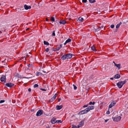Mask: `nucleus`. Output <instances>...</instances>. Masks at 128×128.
<instances>
[{
    "label": "nucleus",
    "instance_id": "nucleus-26",
    "mask_svg": "<svg viewBox=\"0 0 128 128\" xmlns=\"http://www.w3.org/2000/svg\"><path fill=\"white\" fill-rule=\"evenodd\" d=\"M72 128H79V127L78 126H76L74 125H73L72 126Z\"/></svg>",
    "mask_w": 128,
    "mask_h": 128
},
{
    "label": "nucleus",
    "instance_id": "nucleus-1",
    "mask_svg": "<svg viewBox=\"0 0 128 128\" xmlns=\"http://www.w3.org/2000/svg\"><path fill=\"white\" fill-rule=\"evenodd\" d=\"M126 82V81L124 80L123 81H120L116 85L119 88H121Z\"/></svg>",
    "mask_w": 128,
    "mask_h": 128
},
{
    "label": "nucleus",
    "instance_id": "nucleus-53",
    "mask_svg": "<svg viewBox=\"0 0 128 128\" xmlns=\"http://www.w3.org/2000/svg\"><path fill=\"white\" fill-rule=\"evenodd\" d=\"M4 61H2V63H3V62H4Z\"/></svg>",
    "mask_w": 128,
    "mask_h": 128
},
{
    "label": "nucleus",
    "instance_id": "nucleus-33",
    "mask_svg": "<svg viewBox=\"0 0 128 128\" xmlns=\"http://www.w3.org/2000/svg\"><path fill=\"white\" fill-rule=\"evenodd\" d=\"M54 100L53 98H52L50 100V102H53L54 101Z\"/></svg>",
    "mask_w": 128,
    "mask_h": 128
},
{
    "label": "nucleus",
    "instance_id": "nucleus-51",
    "mask_svg": "<svg viewBox=\"0 0 128 128\" xmlns=\"http://www.w3.org/2000/svg\"><path fill=\"white\" fill-rule=\"evenodd\" d=\"M110 79L111 80H113L114 79V78H111Z\"/></svg>",
    "mask_w": 128,
    "mask_h": 128
},
{
    "label": "nucleus",
    "instance_id": "nucleus-39",
    "mask_svg": "<svg viewBox=\"0 0 128 128\" xmlns=\"http://www.w3.org/2000/svg\"><path fill=\"white\" fill-rule=\"evenodd\" d=\"M62 44H60V47H58V48H60V49L61 48H62Z\"/></svg>",
    "mask_w": 128,
    "mask_h": 128
},
{
    "label": "nucleus",
    "instance_id": "nucleus-19",
    "mask_svg": "<svg viewBox=\"0 0 128 128\" xmlns=\"http://www.w3.org/2000/svg\"><path fill=\"white\" fill-rule=\"evenodd\" d=\"M115 66H116L117 68H118V69H120V64H115Z\"/></svg>",
    "mask_w": 128,
    "mask_h": 128
},
{
    "label": "nucleus",
    "instance_id": "nucleus-23",
    "mask_svg": "<svg viewBox=\"0 0 128 128\" xmlns=\"http://www.w3.org/2000/svg\"><path fill=\"white\" fill-rule=\"evenodd\" d=\"M57 94H56L52 98L54 100L56 98V97L57 96Z\"/></svg>",
    "mask_w": 128,
    "mask_h": 128
},
{
    "label": "nucleus",
    "instance_id": "nucleus-4",
    "mask_svg": "<svg viewBox=\"0 0 128 128\" xmlns=\"http://www.w3.org/2000/svg\"><path fill=\"white\" fill-rule=\"evenodd\" d=\"M5 85L8 87L10 88L13 86L14 85V84L11 83L9 82L6 84Z\"/></svg>",
    "mask_w": 128,
    "mask_h": 128
},
{
    "label": "nucleus",
    "instance_id": "nucleus-20",
    "mask_svg": "<svg viewBox=\"0 0 128 128\" xmlns=\"http://www.w3.org/2000/svg\"><path fill=\"white\" fill-rule=\"evenodd\" d=\"M44 44L45 45H48L49 44V43L46 41H44Z\"/></svg>",
    "mask_w": 128,
    "mask_h": 128
},
{
    "label": "nucleus",
    "instance_id": "nucleus-13",
    "mask_svg": "<svg viewBox=\"0 0 128 128\" xmlns=\"http://www.w3.org/2000/svg\"><path fill=\"white\" fill-rule=\"evenodd\" d=\"M56 119L54 118H52L51 120V122L52 124L56 123Z\"/></svg>",
    "mask_w": 128,
    "mask_h": 128
},
{
    "label": "nucleus",
    "instance_id": "nucleus-3",
    "mask_svg": "<svg viewBox=\"0 0 128 128\" xmlns=\"http://www.w3.org/2000/svg\"><path fill=\"white\" fill-rule=\"evenodd\" d=\"M43 111L42 110H39L37 112L36 114L37 116H41L43 113Z\"/></svg>",
    "mask_w": 128,
    "mask_h": 128
},
{
    "label": "nucleus",
    "instance_id": "nucleus-17",
    "mask_svg": "<svg viewBox=\"0 0 128 128\" xmlns=\"http://www.w3.org/2000/svg\"><path fill=\"white\" fill-rule=\"evenodd\" d=\"M120 77V76L118 74H116L114 76V78H119Z\"/></svg>",
    "mask_w": 128,
    "mask_h": 128
},
{
    "label": "nucleus",
    "instance_id": "nucleus-42",
    "mask_svg": "<svg viewBox=\"0 0 128 128\" xmlns=\"http://www.w3.org/2000/svg\"><path fill=\"white\" fill-rule=\"evenodd\" d=\"M37 76H38L40 74V72H38L37 73Z\"/></svg>",
    "mask_w": 128,
    "mask_h": 128
},
{
    "label": "nucleus",
    "instance_id": "nucleus-37",
    "mask_svg": "<svg viewBox=\"0 0 128 128\" xmlns=\"http://www.w3.org/2000/svg\"><path fill=\"white\" fill-rule=\"evenodd\" d=\"M114 27V24H112L111 25L110 27L112 28H113Z\"/></svg>",
    "mask_w": 128,
    "mask_h": 128
},
{
    "label": "nucleus",
    "instance_id": "nucleus-48",
    "mask_svg": "<svg viewBox=\"0 0 128 128\" xmlns=\"http://www.w3.org/2000/svg\"><path fill=\"white\" fill-rule=\"evenodd\" d=\"M46 21H48V18H46Z\"/></svg>",
    "mask_w": 128,
    "mask_h": 128
},
{
    "label": "nucleus",
    "instance_id": "nucleus-7",
    "mask_svg": "<svg viewBox=\"0 0 128 128\" xmlns=\"http://www.w3.org/2000/svg\"><path fill=\"white\" fill-rule=\"evenodd\" d=\"M94 108V107L93 106H88L87 108H86L88 112L89 111L92 110H93Z\"/></svg>",
    "mask_w": 128,
    "mask_h": 128
},
{
    "label": "nucleus",
    "instance_id": "nucleus-10",
    "mask_svg": "<svg viewBox=\"0 0 128 128\" xmlns=\"http://www.w3.org/2000/svg\"><path fill=\"white\" fill-rule=\"evenodd\" d=\"M66 54L67 59L71 58L72 56V54Z\"/></svg>",
    "mask_w": 128,
    "mask_h": 128
},
{
    "label": "nucleus",
    "instance_id": "nucleus-29",
    "mask_svg": "<svg viewBox=\"0 0 128 128\" xmlns=\"http://www.w3.org/2000/svg\"><path fill=\"white\" fill-rule=\"evenodd\" d=\"M88 105H89L88 104H87V105H84V106H83V108H84L88 106Z\"/></svg>",
    "mask_w": 128,
    "mask_h": 128
},
{
    "label": "nucleus",
    "instance_id": "nucleus-32",
    "mask_svg": "<svg viewBox=\"0 0 128 128\" xmlns=\"http://www.w3.org/2000/svg\"><path fill=\"white\" fill-rule=\"evenodd\" d=\"M4 102L5 100H1L0 101V104Z\"/></svg>",
    "mask_w": 128,
    "mask_h": 128
},
{
    "label": "nucleus",
    "instance_id": "nucleus-18",
    "mask_svg": "<svg viewBox=\"0 0 128 128\" xmlns=\"http://www.w3.org/2000/svg\"><path fill=\"white\" fill-rule=\"evenodd\" d=\"M122 23L121 22H120L116 26V28H118L120 27V26L122 24Z\"/></svg>",
    "mask_w": 128,
    "mask_h": 128
},
{
    "label": "nucleus",
    "instance_id": "nucleus-28",
    "mask_svg": "<svg viewBox=\"0 0 128 128\" xmlns=\"http://www.w3.org/2000/svg\"><path fill=\"white\" fill-rule=\"evenodd\" d=\"M62 122L61 120H58L56 121V123H62Z\"/></svg>",
    "mask_w": 128,
    "mask_h": 128
},
{
    "label": "nucleus",
    "instance_id": "nucleus-46",
    "mask_svg": "<svg viewBox=\"0 0 128 128\" xmlns=\"http://www.w3.org/2000/svg\"><path fill=\"white\" fill-rule=\"evenodd\" d=\"M106 113L107 114H110V112H107Z\"/></svg>",
    "mask_w": 128,
    "mask_h": 128
},
{
    "label": "nucleus",
    "instance_id": "nucleus-40",
    "mask_svg": "<svg viewBox=\"0 0 128 128\" xmlns=\"http://www.w3.org/2000/svg\"><path fill=\"white\" fill-rule=\"evenodd\" d=\"M92 102H90L89 103V104L90 105H92Z\"/></svg>",
    "mask_w": 128,
    "mask_h": 128
},
{
    "label": "nucleus",
    "instance_id": "nucleus-44",
    "mask_svg": "<svg viewBox=\"0 0 128 128\" xmlns=\"http://www.w3.org/2000/svg\"><path fill=\"white\" fill-rule=\"evenodd\" d=\"M61 100V98H60L58 99V102H60V101Z\"/></svg>",
    "mask_w": 128,
    "mask_h": 128
},
{
    "label": "nucleus",
    "instance_id": "nucleus-8",
    "mask_svg": "<svg viewBox=\"0 0 128 128\" xmlns=\"http://www.w3.org/2000/svg\"><path fill=\"white\" fill-rule=\"evenodd\" d=\"M116 104V102L113 101L110 105L109 106V108H112L113 106H114Z\"/></svg>",
    "mask_w": 128,
    "mask_h": 128
},
{
    "label": "nucleus",
    "instance_id": "nucleus-30",
    "mask_svg": "<svg viewBox=\"0 0 128 128\" xmlns=\"http://www.w3.org/2000/svg\"><path fill=\"white\" fill-rule=\"evenodd\" d=\"M38 85L37 84H35L34 86V87L35 88L38 87Z\"/></svg>",
    "mask_w": 128,
    "mask_h": 128
},
{
    "label": "nucleus",
    "instance_id": "nucleus-43",
    "mask_svg": "<svg viewBox=\"0 0 128 128\" xmlns=\"http://www.w3.org/2000/svg\"><path fill=\"white\" fill-rule=\"evenodd\" d=\"M6 67H4V66H1L0 67V68H6Z\"/></svg>",
    "mask_w": 128,
    "mask_h": 128
},
{
    "label": "nucleus",
    "instance_id": "nucleus-36",
    "mask_svg": "<svg viewBox=\"0 0 128 128\" xmlns=\"http://www.w3.org/2000/svg\"><path fill=\"white\" fill-rule=\"evenodd\" d=\"M87 0H82V2L84 3H86Z\"/></svg>",
    "mask_w": 128,
    "mask_h": 128
},
{
    "label": "nucleus",
    "instance_id": "nucleus-34",
    "mask_svg": "<svg viewBox=\"0 0 128 128\" xmlns=\"http://www.w3.org/2000/svg\"><path fill=\"white\" fill-rule=\"evenodd\" d=\"M45 51L47 52H48L49 51V48H47L45 50Z\"/></svg>",
    "mask_w": 128,
    "mask_h": 128
},
{
    "label": "nucleus",
    "instance_id": "nucleus-12",
    "mask_svg": "<svg viewBox=\"0 0 128 128\" xmlns=\"http://www.w3.org/2000/svg\"><path fill=\"white\" fill-rule=\"evenodd\" d=\"M63 107L62 105L60 106L57 105L56 106V108L57 110H60Z\"/></svg>",
    "mask_w": 128,
    "mask_h": 128
},
{
    "label": "nucleus",
    "instance_id": "nucleus-45",
    "mask_svg": "<svg viewBox=\"0 0 128 128\" xmlns=\"http://www.w3.org/2000/svg\"><path fill=\"white\" fill-rule=\"evenodd\" d=\"M108 120H109L108 119H107V120H105V122H107V121H108Z\"/></svg>",
    "mask_w": 128,
    "mask_h": 128
},
{
    "label": "nucleus",
    "instance_id": "nucleus-54",
    "mask_svg": "<svg viewBox=\"0 0 128 128\" xmlns=\"http://www.w3.org/2000/svg\"><path fill=\"white\" fill-rule=\"evenodd\" d=\"M2 33V32L1 31H0V33Z\"/></svg>",
    "mask_w": 128,
    "mask_h": 128
},
{
    "label": "nucleus",
    "instance_id": "nucleus-6",
    "mask_svg": "<svg viewBox=\"0 0 128 128\" xmlns=\"http://www.w3.org/2000/svg\"><path fill=\"white\" fill-rule=\"evenodd\" d=\"M1 80L2 82H6V76L4 75H2L1 78Z\"/></svg>",
    "mask_w": 128,
    "mask_h": 128
},
{
    "label": "nucleus",
    "instance_id": "nucleus-14",
    "mask_svg": "<svg viewBox=\"0 0 128 128\" xmlns=\"http://www.w3.org/2000/svg\"><path fill=\"white\" fill-rule=\"evenodd\" d=\"M71 41V39L70 38L68 39L65 42L64 44L65 45L67 43L70 42Z\"/></svg>",
    "mask_w": 128,
    "mask_h": 128
},
{
    "label": "nucleus",
    "instance_id": "nucleus-5",
    "mask_svg": "<svg viewBox=\"0 0 128 128\" xmlns=\"http://www.w3.org/2000/svg\"><path fill=\"white\" fill-rule=\"evenodd\" d=\"M121 117L120 116H118L116 118H115L113 119L114 121L118 122L121 119Z\"/></svg>",
    "mask_w": 128,
    "mask_h": 128
},
{
    "label": "nucleus",
    "instance_id": "nucleus-2",
    "mask_svg": "<svg viewBox=\"0 0 128 128\" xmlns=\"http://www.w3.org/2000/svg\"><path fill=\"white\" fill-rule=\"evenodd\" d=\"M88 112L86 108L85 110H82L80 112L79 114H85L87 113Z\"/></svg>",
    "mask_w": 128,
    "mask_h": 128
},
{
    "label": "nucleus",
    "instance_id": "nucleus-31",
    "mask_svg": "<svg viewBox=\"0 0 128 128\" xmlns=\"http://www.w3.org/2000/svg\"><path fill=\"white\" fill-rule=\"evenodd\" d=\"M73 86H74V89L75 90H76L77 89V87L74 84L73 85Z\"/></svg>",
    "mask_w": 128,
    "mask_h": 128
},
{
    "label": "nucleus",
    "instance_id": "nucleus-21",
    "mask_svg": "<svg viewBox=\"0 0 128 128\" xmlns=\"http://www.w3.org/2000/svg\"><path fill=\"white\" fill-rule=\"evenodd\" d=\"M91 49L93 51H96V50L95 49V48L94 46H92L91 48Z\"/></svg>",
    "mask_w": 128,
    "mask_h": 128
},
{
    "label": "nucleus",
    "instance_id": "nucleus-35",
    "mask_svg": "<svg viewBox=\"0 0 128 128\" xmlns=\"http://www.w3.org/2000/svg\"><path fill=\"white\" fill-rule=\"evenodd\" d=\"M52 36H55V32L53 31L52 34Z\"/></svg>",
    "mask_w": 128,
    "mask_h": 128
},
{
    "label": "nucleus",
    "instance_id": "nucleus-22",
    "mask_svg": "<svg viewBox=\"0 0 128 128\" xmlns=\"http://www.w3.org/2000/svg\"><path fill=\"white\" fill-rule=\"evenodd\" d=\"M84 19L80 17L78 18V20L80 21H82Z\"/></svg>",
    "mask_w": 128,
    "mask_h": 128
},
{
    "label": "nucleus",
    "instance_id": "nucleus-15",
    "mask_svg": "<svg viewBox=\"0 0 128 128\" xmlns=\"http://www.w3.org/2000/svg\"><path fill=\"white\" fill-rule=\"evenodd\" d=\"M61 58L62 60H65L67 59V56L66 54H65Z\"/></svg>",
    "mask_w": 128,
    "mask_h": 128
},
{
    "label": "nucleus",
    "instance_id": "nucleus-52",
    "mask_svg": "<svg viewBox=\"0 0 128 128\" xmlns=\"http://www.w3.org/2000/svg\"><path fill=\"white\" fill-rule=\"evenodd\" d=\"M113 62L114 63V65H115V64H116L115 63V62Z\"/></svg>",
    "mask_w": 128,
    "mask_h": 128
},
{
    "label": "nucleus",
    "instance_id": "nucleus-47",
    "mask_svg": "<svg viewBox=\"0 0 128 128\" xmlns=\"http://www.w3.org/2000/svg\"><path fill=\"white\" fill-rule=\"evenodd\" d=\"M92 105H94V104L95 102H92Z\"/></svg>",
    "mask_w": 128,
    "mask_h": 128
},
{
    "label": "nucleus",
    "instance_id": "nucleus-24",
    "mask_svg": "<svg viewBox=\"0 0 128 128\" xmlns=\"http://www.w3.org/2000/svg\"><path fill=\"white\" fill-rule=\"evenodd\" d=\"M90 2L92 3L95 2V0H89Z\"/></svg>",
    "mask_w": 128,
    "mask_h": 128
},
{
    "label": "nucleus",
    "instance_id": "nucleus-27",
    "mask_svg": "<svg viewBox=\"0 0 128 128\" xmlns=\"http://www.w3.org/2000/svg\"><path fill=\"white\" fill-rule=\"evenodd\" d=\"M50 20L52 22H54L55 21V20H54V18L53 17H51Z\"/></svg>",
    "mask_w": 128,
    "mask_h": 128
},
{
    "label": "nucleus",
    "instance_id": "nucleus-9",
    "mask_svg": "<svg viewBox=\"0 0 128 128\" xmlns=\"http://www.w3.org/2000/svg\"><path fill=\"white\" fill-rule=\"evenodd\" d=\"M24 7L25 9L26 10L30 9L31 8V6H28L26 4L24 6Z\"/></svg>",
    "mask_w": 128,
    "mask_h": 128
},
{
    "label": "nucleus",
    "instance_id": "nucleus-25",
    "mask_svg": "<svg viewBox=\"0 0 128 128\" xmlns=\"http://www.w3.org/2000/svg\"><path fill=\"white\" fill-rule=\"evenodd\" d=\"M60 48L58 47L56 48L54 50L56 51H58L59 50H60Z\"/></svg>",
    "mask_w": 128,
    "mask_h": 128
},
{
    "label": "nucleus",
    "instance_id": "nucleus-11",
    "mask_svg": "<svg viewBox=\"0 0 128 128\" xmlns=\"http://www.w3.org/2000/svg\"><path fill=\"white\" fill-rule=\"evenodd\" d=\"M84 121H82L80 122L78 125V126L79 127V128L80 127H81L82 126H83L84 124Z\"/></svg>",
    "mask_w": 128,
    "mask_h": 128
},
{
    "label": "nucleus",
    "instance_id": "nucleus-50",
    "mask_svg": "<svg viewBox=\"0 0 128 128\" xmlns=\"http://www.w3.org/2000/svg\"><path fill=\"white\" fill-rule=\"evenodd\" d=\"M30 29V28H27L26 29V30H28L29 29Z\"/></svg>",
    "mask_w": 128,
    "mask_h": 128
},
{
    "label": "nucleus",
    "instance_id": "nucleus-41",
    "mask_svg": "<svg viewBox=\"0 0 128 128\" xmlns=\"http://www.w3.org/2000/svg\"><path fill=\"white\" fill-rule=\"evenodd\" d=\"M28 91L29 92H31V88H28Z\"/></svg>",
    "mask_w": 128,
    "mask_h": 128
},
{
    "label": "nucleus",
    "instance_id": "nucleus-49",
    "mask_svg": "<svg viewBox=\"0 0 128 128\" xmlns=\"http://www.w3.org/2000/svg\"><path fill=\"white\" fill-rule=\"evenodd\" d=\"M90 88H88L87 90V91H88L89 90H90Z\"/></svg>",
    "mask_w": 128,
    "mask_h": 128
},
{
    "label": "nucleus",
    "instance_id": "nucleus-16",
    "mask_svg": "<svg viewBox=\"0 0 128 128\" xmlns=\"http://www.w3.org/2000/svg\"><path fill=\"white\" fill-rule=\"evenodd\" d=\"M66 22L64 20H61L59 22L60 24H65Z\"/></svg>",
    "mask_w": 128,
    "mask_h": 128
},
{
    "label": "nucleus",
    "instance_id": "nucleus-38",
    "mask_svg": "<svg viewBox=\"0 0 128 128\" xmlns=\"http://www.w3.org/2000/svg\"><path fill=\"white\" fill-rule=\"evenodd\" d=\"M40 90H42L44 91H46V90L44 88H40Z\"/></svg>",
    "mask_w": 128,
    "mask_h": 128
}]
</instances>
